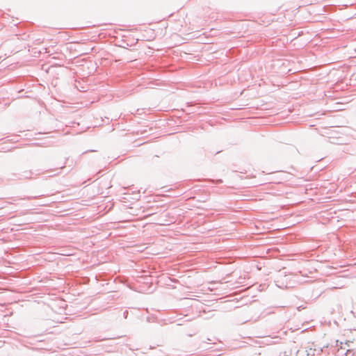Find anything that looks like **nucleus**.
<instances>
[{
	"label": "nucleus",
	"mask_w": 356,
	"mask_h": 356,
	"mask_svg": "<svg viewBox=\"0 0 356 356\" xmlns=\"http://www.w3.org/2000/svg\"><path fill=\"white\" fill-rule=\"evenodd\" d=\"M353 355L352 352L349 350H347L346 355L348 356L349 355Z\"/></svg>",
	"instance_id": "1"
}]
</instances>
